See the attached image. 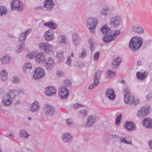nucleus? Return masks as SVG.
I'll return each mask as SVG.
<instances>
[{"label": "nucleus", "mask_w": 152, "mask_h": 152, "mask_svg": "<svg viewBox=\"0 0 152 152\" xmlns=\"http://www.w3.org/2000/svg\"><path fill=\"white\" fill-rule=\"evenodd\" d=\"M121 19L118 16L112 18L110 19V25L111 27L115 28L119 26L121 23Z\"/></svg>", "instance_id": "obj_10"}, {"label": "nucleus", "mask_w": 152, "mask_h": 152, "mask_svg": "<svg viewBox=\"0 0 152 152\" xmlns=\"http://www.w3.org/2000/svg\"><path fill=\"white\" fill-rule=\"evenodd\" d=\"M44 25L50 28L51 29H54L57 28V27L56 23L51 21L50 22L44 23Z\"/></svg>", "instance_id": "obj_26"}, {"label": "nucleus", "mask_w": 152, "mask_h": 152, "mask_svg": "<svg viewBox=\"0 0 152 152\" xmlns=\"http://www.w3.org/2000/svg\"><path fill=\"white\" fill-rule=\"evenodd\" d=\"M64 84L65 86H66V88L67 87L71 86V85L70 80L69 79L65 80L64 82Z\"/></svg>", "instance_id": "obj_47"}, {"label": "nucleus", "mask_w": 152, "mask_h": 152, "mask_svg": "<svg viewBox=\"0 0 152 152\" xmlns=\"http://www.w3.org/2000/svg\"><path fill=\"white\" fill-rule=\"evenodd\" d=\"M123 125L125 128L129 131L134 130L136 129L135 124L132 121H126Z\"/></svg>", "instance_id": "obj_16"}, {"label": "nucleus", "mask_w": 152, "mask_h": 152, "mask_svg": "<svg viewBox=\"0 0 152 152\" xmlns=\"http://www.w3.org/2000/svg\"><path fill=\"white\" fill-rule=\"evenodd\" d=\"M28 120H31V118L30 117H29L28 118Z\"/></svg>", "instance_id": "obj_64"}, {"label": "nucleus", "mask_w": 152, "mask_h": 152, "mask_svg": "<svg viewBox=\"0 0 152 152\" xmlns=\"http://www.w3.org/2000/svg\"><path fill=\"white\" fill-rule=\"evenodd\" d=\"M32 65L31 64L26 63L25 64L23 68V70L25 72H26V70L27 69H31Z\"/></svg>", "instance_id": "obj_41"}, {"label": "nucleus", "mask_w": 152, "mask_h": 152, "mask_svg": "<svg viewBox=\"0 0 152 152\" xmlns=\"http://www.w3.org/2000/svg\"><path fill=\"white\" fill-rule=\"evenodd\" d=\"M132 30L134 32L137 33H142L144 32L142 28L138 25L134 26Z\"/></svg>", "instance_id": "obj_28"}, {"label": "nucleus", "mask_w": 152, "mask_h": 152, "mask_svg": "<svg viewBox=\"0 0 152 152\" xmlns=\"http://www.w3.org/2000/svg\"><path fill=\"white\" fill-rule=\"evenodd\" d=\"M17 92L16 90H10L9 91V92L8 94L6 95L8 97H9L12 100L13 99H15V92Z\"/></svg>", "instance_id": "obj_35"}, {"label": "nucleus", "mask_w": 152, "mask_h": 152, "mask_svg": "<svg viewBox=\"0 0 152 152\" xmlns=\"http://www.w3.org/2000/svg\"><path fill=\"white\" fill-rule=\"evenodd\" d=\"M66 124L70 126L73 124V122L71 118H68L66 121Z\"/></svg>", "instance_id": "obj_50"}, {"label": "nucleus", "mask_w": 152, "mask_h": 152, "mask_svg": "<svg viewBox=\"0 0 152 152\" xmlns=\"http://www.w3.org/2000/svg\"><path fill=\"white\" fill-rule=\"evenodd\" d=\"M39 105L38 102L35 101L31 104L30 107L31 111L32 112H34L37 111L39 108Z\"/></svg>", "instance_id": "obj_25"}, {"label": "nucleus", "mask_w": 152, "mask_h": 152, "mask_svg": "<svg viewBox=\"0 0 152 152\" xmlns=\"http://www.w3.org/2000/svg\"><path fill=\"white\" fill-rule=\"evenodd\" d=\"M43 7L42 6H39V7H36L34 8V9L36 10H39L40 9H42Z\"/></svg>", "instance_id": "obj_58"}, {"label": "nucleus", "mask_w": 152, "mask_h": 152, "mask_svg": "<svg viewBox=\"0 0 152 152\" xmlns=\"http://www.w3.org/2000/svg\"><path fill=\"white\" fill-rule=\"evenodd\" d=\"M45 40L47 41H51L55 38L54 31L51 29L46 31L44 34Z\"/></svg>", "instance_id": "obj_14"}, {"label": "nucleus", "mask_w": 152, "mask_h": 152, "mask_svg": "<svg viewBox=\"0 0 152 152\" xmlns=\"http://www.w3.org/2000/svg\"><path fill=\"white\" fill-rule=\"evenodd\" d=\"M71 62V58L70 57H69L67 58L66 61V63L68 65H70Z\"/></svg>", "instance_id": "obj_54"}, {"label": "nucleus", "mask_w": 152, "mask_h": 152, "mask_svg": "<svg viewBox=\"0 0 152 152\" xmlns=\"http://www.w3.org/2000/svg\"><path fill=\"white\" fill-rule=\"evenodd\" d=\"M7 12V8L4 6H1L0 7V16L3 15H6Z\"/></svg>", "instance_id": "obj_36"}, {"label": "nucleus", "mask_w": 152, "mask_h": 152, "mask_svg": "<svg viewBox=\"0 0 152 152\" xmlns=\"http://www.w3.org/2000/svg\"><path fill=\"white\" fill-rule=\"evenodd\" d=\"M11 57L10 56L6 55L1 57L0 58L1 61L3 64H8L10 62Z\"/></svg>", "instance_id": "obj_31"}, {"label": "nucleus", "mask_w": 152, "mask_h": 152, "mask_svg": "<svg viewBox=\"0 0 152 152\" xmlns=\"http://www.w3.org/2000/svg\"><path fill=\"white\" fill-rule=\"evenodd\" d=\"M142 38L137 37H132L129 43V47L133 50L139 49L142 46Z\"/></svg>", "instance_id": "obj_2"}, {"label": "nucleus", "mask_w": 152, "mask_h": 152, "mask_svg": "<svg viewBox=\"0 0 152 152\" xmlns=\"http://www.w3.org/2000/svg\"><path fill=\"white\" fill-rule=\"evenodd\" d=\"M62 139L64 142L66 143H69L71 141L72 137L70 133L65 132L62 135Z\"/></svg>", "instance_id": "obj_19"}, {"label": "nucleus", "mask_w": 152, "mask_h": 152, "mask_svg": "<svg viewBox=\"0 0 152 152\" xmlns=\"http://www.w3.org/2000/svg\"><path fill=\"white\" fill-rule=\"evenodd\" d=\"M152 96L151 94H148L146 96V99H149Z\"/></svg>", "instance_id": "obj_59"}, {"label": "nucleus", "mask_w": 152, "mask_h": 152, "mask_svg": "<svg viewBox=\"0 0 152 152\" xmlns=\"http://www.w3.org/2000/svg\"><path fill=\"white\" fill-rule=\"evenodd\" d=\"M61 42L62 43H65L66 42L65 38V37L61 36Z\"/></svg>", "instance_id": "obj_55"}, {"label": "nucleus", "mask_w": 152, "mask_h": 152, "mask_svg": "<svg viewBox=\"0 0 152 152\" xmlns=\"http://www.w3.org/2000/svg\"><path fill=\"white\" fill-rule=\"evenodd\" d=\"M141 64V62L140 61H138L137 63V66H140Z\"/></svg>", "instance_id": "obj_61"}, {"label": "nucleus", "mask_w": 152, "mask_h": 152, "mask_svg": "<svg viewBox=\"0 0 152 152\" xmlns=\"http://www.w3.org/2000/svg\"><path fill=\"white\" fill-rule=\"evenodd\" d=\"M9 135L10 136H11L12 137H14V135H12V134H9Z\"/></svg>", "instance_id": "obj_63"}, {"label": "nucleus", "mask_w": 152, "mask_h": 152, "mask_svg": "<svg viewBox=\"0 0 152 152\" xmlns=\"http://www.w3.org/2000/svg\"><path fill=\"white\" fill-rule=\"evenodd\" d=\"M93 40L91 38H90L88 41V44L89 46V48L91 51L93 52L94 50V44L93 42Z\"/></svg>", "instance_id": "obj_38"}, {"label": "nucleus", "mask_w": 152, "mask_h": 152, "mask_svg": "<svg viewBox=\"0 0 152 152\" xmlns=\"http://www.w3.org/2000/svg\"><path fill=\"white\" fill-rule=\"evenodd\" d=\"M136 76L138 79L144 80L147 77L148 73L146 72H144L142 73L138 72H136Z\"/></svg>", "instance_id": "obj_27"}, {"label": "nucleus", "mask_w": 152, "mask_h": 152, "mask_svg": "<svg viewBox=\"0 0 152 152\" xmlns=\"http://www.w3.org/2000/svg\"><path fill=\"white\" fill-rule=\"evenodd\" d=\"M102 73V71L100 70H98L95 73L93 83L89 86V89L91 90L98 85L99 82V80Z\"/></svg>", "instance_id": "obj_4"}, {"label": "nucleus", "mask_w": 152, "mask_h": 152, "mask_svg": "<svg viewBox=\"0 0 152 152\" xmlns=\"http://www.w3.org/2000/svg\"><path fill=\"white\" fill-rule=\"evenodd\" d=\"M82 52L79 53V56L80 58H84L87 55V51L84 48H82Z\"/></svg>", "instance_id": "obj_37"}, {"label": "nucleus", "mask_w": 152, "mask_h": 152, "mask_svg": "<svg viewBox=\"0 0 152 152\" xmlns=\"http://www.w3.org/2000/svg\"><path fill=\"white\" fill-rule=\"evenodd\" d=\"M29 136V135L24 130H21L20 131L19 135L20 137L27 139Z\"/></svg>", "instance_id": "obj_33"}, {"label": "nucleus", "mask_w": 152, "mask_h": 152, "mask_svg": "<svg viewBox=\"0 0 152 152\" xmlns=\"http://www.w3.org/2000/svg\"><path fill=\"white\" fill-rule=\"evenodd\" d=\"M149 144L150 146V148L152 149V140L149 141Z\"/></svg>", "instance_id": "obj_60"}, {"label": "nucleus", "mask_w": 152, "mask_h": 152, "mask_svg": "<svg viewBox=\"0 0 152 152\" xmlns=\"http://www.w3.org/2000/svg\"><path fill=\"white\" fill-rule=\"evenodd\" d=\"M11 3V9L13 10L20 11L22 10L24 8L23 4H20V1L18 0L12 1Z\"/></svg>", "instance_id": "obj_7"}, {"label": "nucleus", "mask_w": 152, "mask_h": 152, "mask_svg": "<svg viewBox=\"0 0 152 152\" xmlns=\"http://www.w3.org/2000/svg\"><path fill=\"white\" fill-rule=\"evenodd\" d=\"M31 31L32 29L31 28H29L26 31L23 32L26 35V36L31 32Z\"/></svg>", "instance_id": "obj_53"}, {"label": "nucleus", "mask_w": 152, "mask_h": 152, "mask_svg": "<svg viewBox=\"0 0 152 152\" xmlns=\"http://www.w3.org/2000/svg\"><path fill=\"white\" fill-rule=\"evenodd\" d=\"M56 57L58 59H62L63 57V53L62 51L58 52L57 53Z\"/></svg>", "instance_id": "obj_48"}, {"label": "nucleus", "mask_w": 152, "mask_h": 152, "mask_svg": "<svg viewBox=\"0 0 152 152\" xmlns=\"http://www.w3.org/2000/svg\"><path fill=\"white\" fill-rule=\"evenodd\" d=\"M12 99L6 95L4 96L3 98L2 103L3 105L5 106H8L11 104L12 103Z\"/></svg>", "instance_id": "obj_22"}, {"label": "nucleus", "mask_w": 152, "mask_h": 152, "mask_svg": "<svg viewBox=\"0 0 152 152\" xmlns=\"http://www.w3.org/2000/svg\"><path fill=\"white\" fill-rule=\"evenodd\" d=\"M24 91V90L23 89L20 88L18 90V92L19 94H23Z\"/></svg>", "instance_id": "obj_56"}, {"label": "nucleus", "mask_w": 152, "mask_h": 152, "mask_svg": "<svg viewBox=\"0 0 152 152\" xmlns=\"http://www.w3.org/2000/svg\"><path fill=\"white\" fill-rule=\"evenodd\" d=\"M45 75L44 70L40 68H37L35 70L33 77L35 79H39Z\"/></svg>", "instance_id": "obj_9"}, {"label": "nucleus", "mask_w": 152, "mask_h": 152, "mask_svg": "<svg viewBox=\"0 0 152 152\" xmlns=\"http://www.w3.org/2000/svg\"><path fill=\"white\" fill-rule=\"evenodd\" d=\"M150 109L149 107H142L140 110L138 111L137 115L139 117H143L149 114Z\"/></svg>", "instance_id": "obj_13"}, {"label": "nucleus", "mask_w": 152, "mask_h": 152, "mask_svg": "<svg viewBox=\"0 0 152 152\" xmlns=\"http://www.w3.org/2000/svg\"><path fill=\"white\" fill-rule=\"evenodd\" d=\"M121 142L127 144H131L132 142L130 137H123L122 138H120Z\"/></svg>", "instance_id": "obj_34"}, {"label": "nucleus", "mask_w": 152, "mask_h": 152, "mask_svg": "<svg viewBox=\"0 0 152 152\" xmlns=\"http://www.w3.org/2000/svg\"><path fill=\"white\" fill-rule=\"evenodd\" d=\"M122 118V115L120 114L116 117L115 120V124L118 126L120 125Z\"/></svg>", "instance_id": "obj_40"}, {"label": "nucleus", "mask_w": 152, "mask_h": 152, "mask_svg": "<svg viewBox=\"0 0 152 152\" xmlns=\"http://www.w3.org/2000/svg\"><path fill=\"white\" fill-rule=\"evenodd\" d=\"M115 73L110 70H108L106 72V75L107 76H110L111 77H113L115 76Z\"/></svg>", "instance_id": "obj_46"}, {"label": "nucleus", "mask_w": 152, "mask_h": 152, "mask_svg": "<svg viewBox=\"0 0 152 152\" xmlns=\"http://www.w3.org/2000/svg\"><path fill=\"white\" fill-rule=\"evenodd\" d=\"M72 37L73 43L75 45H77L80 44L81 39L77 34L73 33Z\"/></svg>", "instance_id": "obj_21"}, {"label": "nucleus", "mask_w": 152, "mask_h": 152, "mask_svg": "<svg viewBox=\"0 0 152 152\" xmlns=\"http://www.w3.org/2000/svg\"><path fill=\"white\" fill-rule=\"evenodd\" d=\"M25 45L24 43H21L19 45V48L18 49L16 50V52L18 53L20 52L25 48Z\"/></svg>", "instance_id": "obj_44"}, {"label": "nucleus", "mask_w": 152, "mask_h": 152, "mask_svg": "<svg viewBox=\"0 0 152 152\" xmlns=\"http://www.w3.org/2000/svg\"><path fill=\"white\" fill-rule=\"evenodd\" d=\"M56 74L58 76H62V72L61 71H58L56 72Z\"/></svg>", "instance_id": "obj_57"}, {"label": "nucleus", "mask_w": 152, "mask_h": 152, "mask_svg": "<svg viewBox=\"0 0 152 152\" xmlns=\"http://www.w3.org/2000/svg\"><path fill=\"white\" fill-rule=\"evenodd\" d=\"M98 23L96 19L90 18L88 19L87 23V27L89 28L90 32L95 33V28Z\"/></svg>", "instance_id": "obj_3"}, {"label": "nucleus", "mask_w": 152, "mask_h": 152, "mask_svg": "<svg viewBox=\"0 0 152 152\" xmlns=\"http://www.w3.org/2000/svg\"><path fill=\"white\" fill-rule=\"evenodd\" d=\"M54 5L52 0H46L44 3V7L48 10L52 8Z\"/></svg>", "instance_id": "obj_23"}, {"label": "nucleus", "mask_w": 152, "mask_h": 152, "mask_svg": "<svg viewBox=\"0 0 152 152\" xmlns=\"http://www.w3.org/2000/svg\"><path fill=\"white\" fill-rule=\"evenodd\" d=\"M111 29L107 25H105L101 27L100 30L104 34H107L108 33L111 31Z\"/></svg>", "instance_id": "obj_29"}, {"label": "nucleus", "mask_w": 152, "mask_h": 152, "mask_svg": "<svg viewBox=\"0 0 152 152\" xmlns=\"http://www.w3.org/2000/svg\"><path fill=\"white\" fill-rule=\"evenodd\" d=\"M99 56V52H97L95 53L94 55V59L95 61H96L98 59Z\"/></svg>", "instance_id": "obj_52"}, {"label": "nucleus", "mask_w": 152, "mask_h": 152, "mask_svg": "<svg viewBox=\"0 0 152 152\" xmlns=\"http://www.w3.org/2000/svg\"><path fill=\"white\" fill-rule=\"evenodd\" d=\"M11 80L13 83H17L20 81L19 78L16 77H12Z\"/></svg>", "instance_id": "obj_49"}, {"label": "nucleus", "mask_w": 152, "mask_h": 152, "mask_svg": "<svg viewBox=\"0 0 152 152\" xmlns=\"http://www.w3.org/2000/svg\"><path fill=\"white\" fill-rule=\"evenodd\" d=\"M121 83L123 84H126V82L124 80H123L121 81Z\"/></svg>", "instance_id": "obj_62"}, {"label": "nucleus", "mask_w": 152, "mask_h": 152, "mask_svg": "<svg viewBox=\"0 0 152 152\" xmlns=\"http://www.w3.org/2000/svg\"><path fill=\"white\" fill-rule=\"evenodd\" d=\"M143 125L147 128H152V120L150 118H145L142 121Z\"/></svg>", "instance_id": "obj_20"}, {"label": "nucleus", "mask_w": 152, "mask_h": 152, "mask_svg": "<svg viewBox=\"0 0 152 152\" xmlns=\"http://www.w3.org/2000/svg\"><path fill=\"white\" fill-rule=\"evenodd\" d=\"M39 48L46 53L52 52L53 50V46L48 43L41 42L39 44Z\"/></svg>", "instance_id": "obj_8"}, {"label": "nucleus", "mask_w": 152, "mask_h": 152, "mask_svg": "<svg viewBox=\"0 0 152 152\" xmlns=\"http://www.w3.org/2000/svg\"><path fill=\"white\" fill-rule=\"evenodd\" d=\"M80 115L82 117H85L87 114V112L86 109L79 110Z\"/></svg>", "instance_id": "obj_42"}, {"label": "nucleus", "mask_w": 152, "mask_h": 152, "mask_svg": "<svg viewBox=\"0 0 152 152\" xmlns=\"http://www.w3.org/2000/svg\"><path fill=\"white\" fill-rule=\"evenodd\" d=\"M58 95L61 99H66L69 95V91L66 86H61Z\"/></svg>", "instance_id": "obj_12"}, {"label": "nucleus", "mask_w": 152, "mask_h": 152, "mask_svg": "<svg viewBox=\"0 0 152 152\" xmlns=\"http://www.w3.org/2000/svg\"><path fill=\"white\" fill-rule=\"evenodd\" d=\"M83 107V105L82 104H78V103H76L74 104L73 105V107L75 109H78L80 107Z\"/></svg>", "instance_id": "obj_51"}, {"label": "nucleus", "mask_w": 152, "mask_h": 152, "mask_svg": "<svg viewBox=\"0 0 152 152\" xmlns=\"http://www.w3.org/2000/svg\"><path fill=\"white\" fill-rule=\"evenodd\" d=\"M123 91L125 93L124 101L125 103L129 104H134L135 105H137L139 103V101L137 99L135 100L134 96H132L130 98L131 92L130 89L127 86H126L124 88Z\"/></svg>", "instance_id": "obj_1"}, {"label": "nucleus", "mask_w": 152, "mask_h": 152, "mask_svg": "<svg viewBox=\"0 0 152 152\" xmlns=\"http://www.w3.org/2000/svg\"><path fill=\"white\" fill-rule=\"evenodd\" d=\"M109 8L107 6L105 8H103L100 12L101 15L106 16L107 15V11L109 10Z\"/></svg>", "instance_id": "obj_39"}, {"label": "nucleus", "mask_w": 152, "mask_h": 152, "mask_svg": "<svg viewBox=\"0 0 152 152\" xmlns=\"http://www.w3.org/2000/svg\"><path fill=\"white\" fill-rule=\"evenodd\" d=\"M26 37L25 35L22 32L20 35L19 38V42H23L24 41L26 38Z\"/></svg>", "instance_id": "obj_45"}, {"label": "nucleus", "mask_w": 152, "mask_h": 152, "mask_svg": "<svg viewBox=\"0 0 152 152\" xmlns=\"http://www.w3.org/2000/svg\"><path fill=\"white\" fill-rule=\"evenodd\" d=\"M44 110L45 112L46 115L51 116H53L55 112V110L54 107L48 104L45 105Z\"/></svg>", "instance_id": "obj_11"}, {"label": "nucleus", "mask_w": 152, "mask_h": 152, "mask_svg": "<svg viewBox=\"0 0 152 152\" xmlns=\"http://www.w3.org/2000/svg\"><path fill=\"white\" fill-rule=\"evenodd\" d=\"M96 118L93 115H90L87 118V121L86 123V125L88 126H91L92 124L95 122Z\"/></svg>", "instance_id": "obj_24"}, {"label": "nucleus", "mask_w": 152, "mask_h": 152, "mask_svg": "<svg viewBox=\"0 0 152 152\" xmlns=\"http://www.w3.org/2000/svg\"><path fill=\"white\" fill-rule=\"evenodd\" d=\"M121 62V58L118 56L116 59L113 60L112 64L114 67H118Z\"/></svg>", "instance_id": "obj_32"}, {"label": "nucleus", "mask_w": 152, "mask_h": 152, "mask_svg": "<svg viewBox=\"0 0 152 152\" xmlns=\"http://www.w3.org/2000/svg\"><path fill=\"white\" fill-rule=\"evenodd\" d=\"M35 58L36 59V62L40 63L42 62H44L45 59V57L42 53L36 52Z\"/></svg>", "instance_id": "obj_18"}, {"label": "nucleus", "mask_w": 152, "mask_h": 152, "mask_svg": "<svg viewBox=\"0 0 152 152\" xmlns=\"http://www.w3.org/2000/svg\"><path fill=\"white\" fill-rule=\"evenodd\" d=\"M105 94L106 96L110 100H113L115 99V91L112 88H107L105 91Z\"/></svg>", "instance_id": "obj_15"}, {"label": "nucleus", "mask_w": 152, "mask_h": 152, "mask_svg": "<svg viewBox=\"0 0 152 152\" xmlns=\"http://www.w3.org/2000/svg\"><path fill=\"white\" fill-rule=\"evenodd\" d=\"M36 52H28L27 54V56L28 58L31 59L32 58H35Z\"/></svg>", "instance_id": "obj_43"}, {"label": "nucleus", "mask_w": 152, "mask_h": 152, "mask_svg": "<svg viewBox=\"0 0 152 152\" xmlns=\"http://www.w3.org/2000/svg\"><path fill=\"white\" fill-rule=\"evenodd\" d=\"M44 65L47 70H50L54 65V59L51 57L46 58L44 61Z\"/></svg>", "instance_id": "obj_6"}, {"label": "nucleus", "mask_w": 152, "mask_h": 152, "mask_svg": "<svg viewBox=\"0 0 152 152\" xmlns=\"http://www.w3.org/2000/svg\"><path fill=\"white\" fill-rule=\"evenodd\" d=\"M120 31L117 30L113 34L107 35L104 36L102 41L105 43H108L115 40L117 36L120 33Z\"/></svg>", "instance_id": "obj_5"}, {"label": "nucleus", "mask_w": 152, "mask_h": 152, "mask_svg": "<svg viewBox=\"0 0 152 152\" xmlns=\"http://www.w3.org/2000/svg\"><path fill=\"white\" fill-rule=\"evenodd\" d=\"M56 92V88L53 86H49L45 89V93L49 96L55 95Z\"/></svg>", "instance_id": "obj_17"}, {"label": "nucleus", "mask_w": 152, "mask_h": 152, "mask_svg": "<svg viewBox=\"0 0 152 152\" xmlns=\"http://www.w3.org/2000/svg\"><path fill=\"white\" fill-rule=\"evenodd\" d=\"M0 78L3 81H5L7 78V73L5 70H3L0 73Z\"/></svg>", "instance_id": "obj_30"}]
</instances>
